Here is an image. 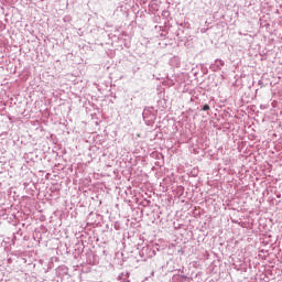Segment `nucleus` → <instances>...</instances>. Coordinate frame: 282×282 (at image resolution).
I'll list each match as a JSON object with an SVG mask.
<instances>
[{
  "mask_svg": "<svg viewBox=\"0 0 282 282\" xmlns=\"http://www.w3.org/2000/svg\"><path fill=\"white\" fill-rule=\"evenodd\" d=\"M208 110H210V106H208L207 104H206V105H204V107H203V111H208Z\"/></svg>",
  "mask_w": 282,
  "mask_h": 282,
  "instance_id": "f257e3e1",
  "label": "nucleus"
}]
</instances>
